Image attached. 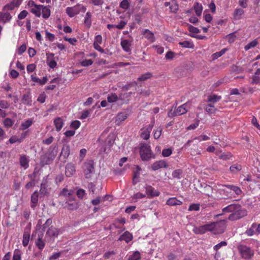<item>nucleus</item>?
Returning a JSON list of instances; mask_svg holds the SVG:
<instances>
[{
    "label": "nucleus",
    "mask_w": 260,
    "mask_h": 260,
    "mask_svg": "<svg viewBox=\"0 0 260 260\" xmlns=\"http://www.w3.org/2000/svg\"><path fill=\"white\" fill-rule=\"evenodd\" d=\"M140 155L143 161H148L151 158L155 157L148 144H142L140 148Z\"/></svg>",
    "instance_id": "nucleus-1"
},
{
    "label": "nucleus",
    "mask_w": 260,
    "mask_h": 260,
    "mask_svg": "<svg viewBox=\"0 0 260 260\" xmlns=\"http://www.w3.org/2000/svg\"><path fill=\"white\" fill-rule=\"evenodd\" d=\"M247 214V210L243 208L242 206L239 204L233 213H231L229 216L228 219L231 221H235L246 216Z\"/></svg>",
    "instance_id": "nucleus-2"
},
{
    "label": "nucleus",
    "mask_w": 260,
    "mask_h": 260,
    "mask_svg": "<svg viewBox=\"0 0 260 260\" xmlns=\"http://www.w3.org/2000/svg\"><path fill=\"white\" fill-rule=\"evenodd\" d=\"M58 147L54 146L49 154H45L41 157V165L42 166L48 165L55 158L57 154Z\"/></svg>",
    "instance_id": "nucleus-3"
},
{
    "label": "nucleus",
    "mask_w": 260,
    "mask_h": 260,
    "mask_svg": "<svg viewBox=\"0 0 260 260\" xmlns=\"http://www.w3.org/2000/svg\"><path fill=\"white\" fill-rule=\"evenodd\" d=\"M237 248L243 258L248 259L253 255V251L246 246L240 245L238 246Z\"/></svg>",
    "instance_id": "nucleus-4"
},
{
    "label": "nucleus",
    "mask_w": 260,
    "mask_h": 260,
    "mask_svg": "<svg viewBox=\"0 0 260 260\" xmlns=\"http://www.w3.org/2000/svg\"><path fill=\"white\" fill-rule=\"evenodd\" d=\"M83 172L86 178L91 177V174L94 173V162L90 160L84 162L83 167Z\"/></svg>",
    "instance_id": "nucleus-5"
},
{
    "label": "nucleus",
    "mask_w": 260,
    "mask_h": 260,
    "mask_svg": "<svg viewBox=\"0 0 260 260\" xmlns=\"http://www.w3.org/2000/svg\"><path fill=\"white\" fill-rule=\"evenodd\" d=\"M227 220H221L218 222H213L210 224L211 225V231L215 230L217 231L219 233L224 232L226 227Z\"/></svg>",
    "instance_id": "nucleus-6"
},
{
    "label": "nucleus",
    "mask_w": 260,
    "mask_h": 260,
    "mask_svg": "<svg viewBox=\"0 0 260 260\" xmlns=\"http://www.w3.org/2000/svg\"><path fill=\"white\" fill-rule=\"evenodd\" d=\"M208 231H211V225H210V224H207L199 227L194 226L192 230V231L196 234H203Z\"/></svg>",
    "instance_id": "nucleus-7"
},
{
    "label": "nucleus",
    "mask_w": 260,
    "mask_h": 260,
    "mask_svg": "<svg viewBox=\"0 0 260 260\" xmlns=\"http://www.w3.org/2000/svg\"><path fill=\"white\" fill-rule=\"evenodd\" d=\"M168 165L166 161L164 160H160L156 161L151 165V169L153 171H157L161 168H167Z\"/></svg>",
    "instance_id": "nucleus-8"
},
{
    "label": "nucleus",
    "mask_w": 260,
    "mask_h": 260,
    "mask_svg": "<svg viewBox=\"0 0 260 260\" xmlns=\"http://www.w3.org/2000/svg\"><path fill=\"white\" fill-rule=\"evenodd\" d=\"M78 207V203L74 199L71 198L68 200L64 205V208L71 210H76Z\"/></svg>",
    "instance_id": "nucleus-9"
},
{
    "label": "nucleus",
    "mask_w": 260,
    "mask_h": 260,
    "mask_svg": "<svg viewBox=\"0 0 260 260\" xmlns=\"http://www.w3.org/2000/svg\"><path fill=\"white\" fill-rule=\"evenodd\" d=\"M128 115L127 112L124 111L119 113L115 118V123L117 125H119L121 122L124 121Z\"/></svg>",
    "instance_id": "nucleus-10"
},
{
    "label": "nucleus",
    "mask_w": 260,
    "mask_h": 260,
    "mask_svg": "<svg viewBox=\"0 0 260 260\" xmlns=\"http://www.w3.org/2000/svg\"><path fill=\"white\" fill-rule=\"evenodd\" d=\"M60 230L51 226L46 232V236H49L51 238L57 237L59 234Z\"/></svg>",
    "instance_id": "nucleus-11"
},
{
    "label": "nucleus",
    "mask_w": 260,
    "mask_h": 260,
    "mask_svg": "<svg viewBox=\"0 0 260 260\" xmlns=\"http://www.w3.org/2000/svg\"><path fill=\"white\" fill-rule=\"evenodd\" d=\"M75 166L74 164L70 163L67 165L65 174L67 177H70L72 176L75 173Z\"/></svg>",
    "instance_id": "nucleus-12"
},
{
    "label": "nucleus",
    "mask_w": 260,
    "mask_h": 260,
    "mask_svg": "<svg viewBox=\"0 0 260 260\" xmlns=\"http://www.w3.org/2000/svg\"><path fill=\"white\" fill-rule=\"evenodd\" d=\"M146 192L149 198L157 197L159 194V192L151 186H147L146 187Z\"/></svg>",
    "instance_id": "nucleus-13"
},
{
    "label": "nucleus",
    "mask_w": 260,
    "mask_h": 260,
    "mask_svg": "<svg viewBox=\"0 0 260 260\" xmlns=\"http://www.w3.org/2000/svg\"><path fill=\"white\" fill-rule=\"evenodd\" d=\"M66 13L70 17H73L79 14L77 5L73 7H68L66 10Z\"/></svg>",
    "instance_id": "nucleus-14"
},
{
    "label": "nucleus",
    "mask_w": 260,
    "mask_h": 260,
    "mask_svg": "<svg viewBox=\"0 0 260 260\" xmlns=\"http://www.w3.org/2000/svg\"><path fill=\"white\" fill-rule=\"evenodd\" d=\"M70 154V148L69 145L64 144L63 145L62 148L61 152L60 154V156H62L64 158V161L66 160V159L68 157Z\"/></svg>",
    "instance_id": "nucleus-15"
},
{
    "label": "nucleus",
    "mask_w": 260,
    "mask_h": 260,
    "mask_svg": "<svg viewBox=\"0 0 260 260\" xmlns=\"http://www.w3.org/2000/svg\"><path fill=\"white\" fill-rule=\"evenodd\" d=\"M133 239V235L128 231L125 232L122 235L120 236L118 240L122 241L124 240L126 243H128Z\"/></svg>",
    "instance_id": "nucleus-16"
},
{
    "label": "nucleus",
    "mask_w": 260,
    "mask_h": 260,
    "mask_svg": "<svg viewBox=\"0 0 260 260\" xmlns=\"http://www.w3.org/2000/svg\"><path fill=\"white\" fill-rule=\"evenodd\" d=\"M50 6H45L43 5V7L41 8V13L44 18L47 19L50 16Z\"/></svg>",
    "instance_id": "nucleus-17"
},
{
    "label": "nucleus",
    "mask_w": 260,
    "mask_h": 260,
    "mask_svg": "<svg viewBox=\"0 0 260 260\" xmlns=\"http://www.w3.org/2000/svg\"><path fill=\"white\" fill-rule=\"evenodd\" d=\"M142 34L144 37L147 39L150 42H153L155 41L154 34L152 32L148 29H145L142 32Z\"/></svg>",
    "instance_id": "nucleus-18"
},
{
    "label": "nucleus",
    "mask_w": 260,
    "mask_h": 260,
    "mask_svg": "<svg viewBox=\"0 0 260 260\" xmlns=\"http://www.w3.org/2000/svg\"><path fill=\"white\" fill-rule=\"evenodd\" d=\"M29 231V229H25L23 233L22 244L24 247L27 246L29 242L30 237Z\"/></svg>",
    "instance_id": "nucleus-19"
},
{
    "label": "nucleus",
    "mask_w": 260,
    "mask_h": 260,
    "mask_svg": "<svg viewBox=\"0 0 260 260\" xmlns=\"http://www.w3.org/2000/svg\"><path fill=\"white\" fill-rule=\"evenodd\" d=\"M43 7V5H37L35 7L30 9V11L34 14L37 17H40L41 15V8Z\"/></svg>",
    "instance_id": "nucleus-20"
},
{
    "label": "nucleus",
    "mask_w": 260,
    "mask_h": 260,
    "mask_svg": "<svg viewBox=\"0 0 260 260\" xmlns=\"http://www.w3.org/2000/svg\"><path fill=\"white\" fill-rule=\"evenodd\" d=\"M187 106L188 105L187 103H185L183 104L182 105L178 107L177 109L176 110L177 115H181L182 114H184L186 113L188 110H187Z\"/></svg>",
    "instance_id": "nucleus-21"
},
{
    "label": "nucleus",
    "mask_w": 260,
    "mask_h": 260,
    "mask_svg": "<svg viewBox=\"0 0 260 260\" xmlns=\"http://www.w3.org/2000/svg\"><path fill=\"white\" fill-rule=\"evenodd\" d=\"M121 45L122 49L126 52H131L130 46L131 45V42L127 40H123L121 42Z\"/></svg>",
    "instance_id": "nucleus-22"
},
{
    "label": "nucleus",
    "mask_w": 260,
    "mask_h": 260,
    "mask_svg": "<svg viewBox=\"0 0 260 260\" xmlns=\"http://www.w3.org/2000/svg\"><path fill=\"white\" fill-rule=\"evenodd\" d=\"M238 205L239 204H232L229 205L222 209V212L228 213L231 212L232 213H233Z\"/></svg>",
    "instance_id": "nucleus-23"
},
{
    "label": "nucleus",
    "mask_w": 260,
    "mask_h": 260,
    "mask_svg": "<svg viewBox=\"0 0 260 260\" xmlns=\"http://www.w3.org/2000/svg\"><path fill=\"white\" fill-rule=\"evenodd\" d=\"M141 168L137 166L136 168V170L134 172L133 178V183L134 185L137 184L139 181V178L140 177V171Z\"/></svg>",
    "instance_id": "nucleus-24"
},
{
    "label": "nucleus",
    "mask_w": 260,
    "mask_h": 260,
    "mask_svg": "<svg viewBox=\"0 0 260 260\" xmlns=\"http://www.w3.org/2000/svg\"><path fill=\"white\" fill-rule=\"evenodd\" d=\"M205 110L209 114H214L216 113L217 109L213 104H208L206 105L204 108Z\"/></svg>",
    "instance_id": "nucleus-25"
},
{
    "label": "nucleus",
    "mask_w": 260,
    "mask_h": 260,
    "mask_svg": "<svg viewBox=\"0 0 260 260\" xmlns=\"http://www.w3.org/2000/svg\"><path fill=\"white\" fill-rule=\"evenodd\" d=\"M54 123L55 126L56 130L59 131L63 126V121L60 117H57L54 120Z\"/></svg>",
    "instance_id": "nucleus-26"
},
{
    "label": "nucleus",
    "mask_w": 260,
    "mask_h": 260,
    "mask_svg": "<svg viewBox=\"0 0 260 260\" xmlns=\"http://www.w3.org/2000/svg\"><path fill=\"white\" fill-rule=\"evenodd\" d=\"M36 245L40 250H42L44 248L45 244L42 239V235H39L38 238L36 241Z\"/></svg>",
    "instance_id": "nucleus-27"
},
{
    "label": "nucleus",
    "mask_w": 260,
    "mask_h": 260,
    "mask_svg": "<svg viewBox=\"0 0 260 260\" xmlns=\"http://www.w3.org/2000/svg\"><path fill=\"white\" fill-rule=\"evenodd\" d=\"M31 80L35 82H38L40 85H44L48 81V78L46 76L44 77L41 80L34 75L31 76Z\"/></svg>",
    "instance_id": "nucleus-28"
},
{
    "label": "nucleus",
    "mask_w": 260,
    "mask_h": 260,
    "mask_svg": "<svg viewBox=\"0 0 260 260\" xmlns=\"http://www.w3.org/2000/svg\"><path fill=\"white\" fill-rule=\"evenodd\" d=\"M223 186L226 187V188H228V189H229L231 190L234 191L235 192V193L237 195L240 194L242 192L241 189L237 186H235L233 185L226 184V185H224Z\"/></svg>",
    "instance_id": "nucleus-29"
},
{
    "label": "nucleus",
    "mask_w": 260,
    "mask_h": 260,
    "mask_svg": "<svg viewBox=\"0 0 260 260\" xmlns=\"http://www.w3.org/2000/svg\"><path fill=\"white\" fill-rule=\"evenodd\" d=\"M167 204L170 206H175L182 204V202L176 198H171L167 201Z\"/></svg>",
    "instance_id": "nucleus-30"
},
{
    "label": "nucleus",
    "mask_w": 260,
    "mask_h": 260,
    "mask_svg": "<svg viewBox=\"0 0 260 260\" xmlns=\"http://www.w3.org/2000/svg\"><path fill=\"white\" fill-rule=\"evenodd\" d=\"M20 164L21 167L25 169L28 167V159L25 155H22L20 157Z\"/></svg>",
    "instance_id": "nucleus-31"
},
{
    "label": "nucleus",
    "mask_w": 260,
    "mask_h": 260,
    "mask_svg": "<svg viewBox=\"0 0 260 260\" xmlns=\"http://www.w3.org/2000/svg\"><path fill=\"white\" fill-rule=\"evenodd\" d=\"M194 9L197 16H200L201 15L203 11V7L201 4L198 2L195 3Z\"/></svg>",
    "instance_id": "nucleus-32"
},
{
    "label": "nucleus",
    "mask_w": 260,
    "mask_h": 260,
    "mask_svg": "<svg viewBox=\"0 0 260 260\" xmlns=\"http://www.w3.org/2000/svg\"><path fill=\"white\" fill-rule=\"evenodd\" d=\"M242 170V166L240 165L234 164L230 168V171L233 174H236Z\"/></svg>",
    "instance_id": "nucleus-33"
},
{
    "label": "nucleus",
    "mask_w": 260,
    "mask_h": 260,
    "mask_svg": "<svg viewBox=\"0 0 260 260\" xmlns=\"http://www.w3.org/2000/svg\"><path fill=\"white\" fill-rule=\"evenodd\" d=\"M91 15L90 12L86 13L85 17L84 24L88 28H89L91 25Z\"/></svg>",
    "instance_id": "nucleus-34"
},
{
    "label": "nucleus",
    "mask_w": 260,
    "mask_h": 260,
    "mask_svg": "<svg viewBox=\"0 0 260 260\" xmlns=\"http://www.w3.org/2000/svg\"><path fill=\"white\" fill-rule=\"evenodd\" d=\"M21 101L22 103L25 105H31V98L28 94H24L22 96Z\"/></svg>",
    "instance_id": "nucleus-35"
},
{
    "label": "nucleus",
    "mask_w": 260,
    "mask_h": 260,
    "mask_svg": "<svg viewBox=\"0 0 260 260\" xmlns=\"http://www.w3.org/2000/svg\"><path fill=\"white\" fill-rule=\"evenodd\" d=\"M31 202L33 204L31 207H35L38 202V193L37 191H35L31 196Z\"/></svg>",
    "instance_id": "nucleus-36"
},
{
    "label": "nucleus",
    "mask_w": 260,
    "mask_h": 260,
    "mask_svg": "<svg viewBox=\"0 0 260 260\" xmlns=\"http://www.w3.org/2000/svg\"><path fill=\"white\" fill-rule=\"evenodd\" d=\"M12 18V16H11L9 13H3L2 12V21L4 23H6L7 22L9 21Z\"/></svg>",
    "instance_id": "nucleus-37"
},
{
    "label": "nucleus",
    "mask_w": 260,
    "mask_h": 260,
    "mask_svg": "<svg viewBox=\"0 0 260 260\" xmlns=\"http://www.w3.org/2000/svg\"><path fill=\"white\" fill-rule=\"evenodd\" d=\"M183 172L181 169H177L174 170L172 173V177L173 178L179 179L181 178Z\"/></svg>",
    "instance_id": "nucleus-38"
},
{
    "label": "nucleus",
    "mask_w": 260,
    "mask_h": 260,
    "mask_svg": "<svg viewBox=\"0 0 260 260\" xmlns=\"http://www.w3.org/2000/svg\"><path fill=\"white\" fill-rule=\"evenodd\" d=\"M152 76V73L147 72L145 74L141 75L138 79L139 81H144L148 79H150Z\"/></svg>",
    "instance_id": "nucleus-39"
},
{
    "label": "nucleus",
    "mask_w": 260,
    "mask_h": 260,
    "mask_svg": "<svg viewBox=\"0 0 260 260\" xmlns=\"http://www.w3.org/2000/svg\"><path fill=\"white\" fill-rule=\"evenodd\" d=\"M20 5H18V0L17 1V2L16 4H15L14 3H11L10 4H7V5H6L4 8H3V10L4 11H5L6 10H14V8L16 7H18Z\"/></svg>",
    "instance_id": "nucleus-40"
},
{
    "label": "nucleus",
    "mask_w": 260,
    "mask_h": 260,
    "mask_svg": "<svg viewBox=\"0 0 260 260\" xmlns=\"http://www.w3.org/2000/svg\"><path fill=\"white\" fill-rule=\"evenodd\" d=\"M48 185L46 183H42L41 184V187L40 192L43 195H46L48 193L47 190Z\"/></svg>",
    "instance_id": "nucleus-41"
},
{
    "label": "nucleus",
    "mask_w": 260,
    "mask_h": 260,
    "mask_svg": "<svg viewBox=\"0 0 260 260\" xmlns=\"http://www.w3.org/2000/svg\"><path fill=\"white\" fill-rule=\"evenodd\" d=\"M256 226H257L256 223H253L252 224L251 228L248 229V230H247L245 233L248 236H252L255 233L254 230H256Z\"/></svg>",
    "instance_id": "nucleus-42"
},
{
    "label": "nucleus",
    "mask_w": 260,
    "mask_h": 260,
    "mask_svg": "<svg viewBox=\"0 0 260 260\" xmlns=\"http://www.w3.org/2000/svg\"><path fill=\"white\" fill-rule=\"evenodd\" d=\"M21 253L22 252L19 249H15L13 253V260H21Z\"/></svg>",
    "instance_id": "nucleus-43"
},
{
    "label": "nucleus",
    "mask_w": 260,
    "mask_h": 260,
    "mask_svg": "<svg viewBox=\"0 0 260 260\" xmlns=\"http://www.w3.org/2000/svg\"><path fill=\"white\" fill-rule=\"evenodd\" d=\"M179 44L181 45L182 47L184 48H192L194 46L193 43L188 41H184L183 42H180Z\"/></svg>",
    "instance_id": "nucleus-44"
},
{
    "label": "nucleus",
    "mask_w": 260,
    "mask_h": 260,
    "mask_svg": "<svg viewBox=\"0 0 260 260\" xmlns=\"http://www.w3.org/2000/svg\"><path fill=\"white\" fill-rule=\"evenodd\" d=\"M220 99V96H218L216 94H213L212 95H210L208 96V102L214 103L219 101Z\"/></svg>",
    "instance_id": "nucleus-45"
},
{
    "label": "nucleus",
    "mask_w": 260,
    "mask_h": 260,
    "mask_svg": "<svg viewBox=\"0 0 260 260\" xmlns=\"http://www.w3.org/2000/svg\"><path fill=\"white\" fill-rule=\"evenodd\" d=\"M244 10L242 9L239 8L235 10L234 12V16L236 19H239L241 16L243 14Z\"/></svg>",
    "instance_id": "nucleus-46"
},
{
    "label": "nucleus",
    "mask_w": 260,
    "mask_h": 260,
    "mask_svg": "<svg viewBox=\"0 0 260 260\" xmlns=\"http://www.w3.org/2000/svg\"><path fill=\"white\" fill-rule=\"evenodd\" d=\"M141 258L140 253L136 251L132 255H130L128 260H139Z\"/></svg>",
    "instance_id": "nucleus-47"
},
{
    "label": "nucleus",
    "mask_w": 260,
    "mask_h": 260,
    "mask_svg": "<svg viewBox=\"0 0 260 260\" xmlns=\"http://www.w3.org/2000/svg\"><path fill=\"white\" fill-rule=\"evenodd\" d=\"M32 123V121L30 119H28L27 120L23 122L21 126L22 129H25L28 128Z\"/></svg>",
    "instance_id": "nucleus-48"
},
{
    "label": "nucleus",
    "mask_w": 260,
    "mask_h": 260,
    "mask_svg": "<svg viewBox=\"0 0 260 260\" xmlns=\"http://www.w3.org/2000/svg\"><path fill=\"white\" fill-rule=\"evenodd\" d=\"M118 100V96L116 93H112L111 95H108L107 97V101L109 103H113L116 102Z\"/></svg>",
    "instance_id": "nucleus-49"
},
{
    "label": "nucleus",
    "mask_w": 260,
    "mask_h": 260,
    "mask_svg": "<svg viewBox=\"0 0 260 260\" xmlns=\"http://www.w3.org/2000/svg\"><path fill=\"white\" fill-rule=\"evenodd\" d=\"M13 124L14 121L9 118H6L4 121V124L7 128L11 127Z\"/></svg>",
    "instance_id": "nucleus-50"
},
{
    "label": "nucleus",
    "mask_w": 260,
    "mask_h": 260,
    "mask_svg": "<svg viewBox=\"0 0 260 260\" xmlns=\"http://www.w3.org/2000/svg\"><path fill=\"white\" fill-rule=\"evenodd\" d=\"M226 49H222L220 51L216 52L212 55V59L215 60L222 55L225 52Z\"/></svg>",
    "instance_id": "nucleus-51"
},
{
    "label": "nucleus",
    "mask_w": 260,
    "mask_h": 260,
    "mask_svg": "<svg viewBox=\"0 0 260 260\" xmlns=\"http://www.w3.org/2000/svg\"><path fill=\"white\" fill-rule=\"evenodd\" d=\"M227 242L226 241H221L219 243L216 244L213 247V249L215 251H218V250L222 246H225L227 245Z\"/></svg>",
    "instance_id": "nucleus-52"
},
{
    "label": "nucleus",
    "mask_w": 260,
    "mask_h": 260,
    "mask_svg": "<svg viewBox=\"0 0 260 260\" xmlns=\"http://www.w3.org/2000/svg\"><path fill=\"white\" fill-rule=\"evenodd\" d=\"M235 34H236V32H234L229 34L226 36V38L228 39V42L230 43H232L235 41L236 38V36Z\"/></svg>",
    "instance_id": "nucleus-53"
},
{
    "label": "nucleus",
    "mask_w": 260,
    "mask_h": 260,
    "mask_svg": "<svg viewBox=\"0 0 260 260\" xmlns=\"http://www.w3.org/2000/svg\"><path fill=\"white\" fill-rule=\"evenodd\" d=\"M257 44V41L256 40L252 41L245 46V50H248L249 49L254 47Z\"/></svg>",
    "instance_id": "nucleus-54"
},
{
    "label": "nucleus",
    "mask_w": 260,
    "mask_h": 260,
    "mask_svg": "<svg viewBox=\"0 0 260 260\" xmlns=\"http://www.w3.org/2000/svg\"><path fill=\"white\" fill-rule=\"evenodd\" d=\"M120 8L126 10L129 7V4L127 0H123L120 4Z\"/></svg>",
    "instance_id": "nucleus-55"
},
{
    "label": "nucleus",
    "mask_w": 260,
    "mask_h": 260,
    "mask_svg": "<svg viewBox=\"0 0 260 260\" xmlns=\"http://www.w3.org/2000/svg\"><path fill=\"white\" fill-rule=\"evenodd\" d=\"M137 85V83L136 82H133L127 85H125L122 87V90L124 91H127L130 89V88L132 86L136 87Z\"/></svg>",
    "instance_id": "nucleus-56"
},
{
    "label": "nucleus",
    "mask_w": 260,
    "mask_h": 260,
    "mask_svg": "<svg viewBox=\"0 0 260 260\" xmlns=\"http://www.w3.org/2000/svg\"><path fill=\"white\" fill-rule=\"evenodd\" d=\"M172 153L171 148L164 149L162 151V155L164 157H168L170 156Z\"/></svg>",
    "instance_id": "nucleus-57"
},
{
    "label": "nucleus",
    "mask_w": 260,
    "mask_h": 260,
    "mask_svg": "<svg viewBox=\"0 0 260 260\" xmlns=\"http://www.w3.org/2000/svg\"><path fill=\"white\" fill-rule=\"evenodd\" d=\"M188 30L190 32L194 33V34H198L200 32L199 29L197 27H194L193 26L188 24Z\"/></svg>",
    "instance_id": "nucleus-58"
},
{
    "label": "nucleus",
    "mask_w": 260,
    "mask_h": 260,
    "mask_svg": "<svg viewBox=\"0 0 260 260\" xmlns=\"http://www.w3.org/2000/svg\"><path fill=\"white\" fill-rule=\"evenodd\" d=\"M200 209V205L198 204H192L189 207V211H198Z\"/></svg>",
    "instance_id": "nucleus-59"
},
{
    "label": "nucleus",
    "mask_w": 260,
    "mask_h": 260,
    "mask_svg": "<svg viewBox=\"0 0 260 260\" xmlns=\"http://www.w3.org/2000/svg\"><path fill=\"white\" fill-rule=\"evenodd\" d=\"M92 63H93L92 60L91 59H85V60H83L81 62V64L83 67H87L90 65H91L92 64Z\"/></svg>",
    "instance_id": "nucleus-60"
},
{
    "label": "nucleus",
    "mask_w": 260,
    "mask_h": 260,
    "mask_svg": "<svg viewBox=\"0 0 260 260\" xmlns=\"http://www.w3.org/2000/svg\"><path fill=\"white\" fill-rule=\"evenodd\" d=\"M9 107V104L7 101L2 100L0 101V107L2 109H8Z\"/></svg>",
    "instance_id": "nucleus-61"
},
{
    "label": "nucleus",
    "mask_w": 260,
    "mask_h": 260,
    "mask_svg": "<svg viewBox=\"0 0 260 260\" xmlns=\"http://www.w3.org/2000/svg\"><path fill=\"white\" fill-rule=\"evenodd\" d=\"M162 128L161 127H158L157 130H156L154 133V138L155 139H158L161 134Z\"/></svg>",
    "instance_id": "nucleus-62"
},
{
    "label": "nucleus",
    "mask_w": 260,
    "mask_h": 260,
    "mask_svg": "<svg viewBox=\"0 0 260 260\" xmlns=\"http://www.w3.org/2000/svg\"><path fill=\"white\" fill-rule=\"evenodd\" d=\"M81 123L78 120L73 121L71 124V127L75 129H77L79 127Z\"/></svg>",
    "instance_id": "nucleus-63"
},
{
    "label": "nucleus",
    "mask_w": 260,
    "mask_h": 260,
    "mask_svg": "<svg viewBox=\"0 0 260 260\" xmlns=\"http://www.w3.org/2000/svg\"><path fill=\"white\" fill-rule=\"evenodd\" d=\"M61 255V252L54 253L53 254L49 257V260H56Z\"/></svg>",
    "instance_id": "nucleus-64"
}]
</instances>
